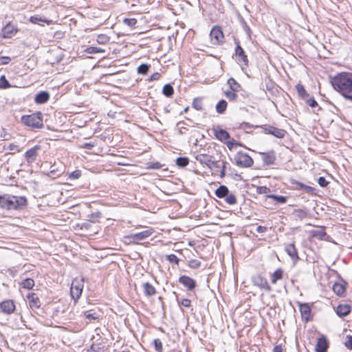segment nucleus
I'll use <instances>...</instances> for the list:
<instances>
[{
  "mask_svg": "<svg viewBox=\"0 0 352 352\" xmlns=\"http://www.w3.org/2000/svg\"><path fill=\"white\" fill-rule=\"evenodd\" d=\"M333 88L344 98L352 101V74L341 73L331 80Z\"/></svg>",
  "mask_w": 352,
  "mask_h": 352,
  "instance_id": "nucleus-1",
  "label": "nucleus"
},
{
  "mask_svg": "<svg viewBox=\"0 0 352 352\" xmlns=\"http://www.w3.org/2000/svg\"><path fill=\"white\" fill-rule=\"evenodd\" d=\"M28 203L25 196L10 194L0 195V209L3 210H23L27 207Z\"/></svg>",
  "mask_w": 352,
  "mask_h": 352,
  "instance_id": "nucleus-2",
  "label": "nucleus"
},
{
  "mask_svg": "<svg viewBox=\"0 0 352 352\" xmlns=\"http://www.w3.org/2000/svg\"><path fill=\"white\" fill-rule=\"evenodd\" d=\"M21 122L26 126L32 128H41L43 126L42 113L37 112L31 115L23 116Z\"/></svg>",
  "mask_w": 352,
  "mask_h": 352,
  "instance_id": "nucleus-3",
  "label": "nucleus"
},
{
  "mask_svg": "<svg viewBox=\"0 0 352 352\" xmlns=\"http://www.w3.org/2000/svg\"><path fill=\"white\" fill-rule=\"evenodd\" d=\"M235 56L241 69L245 70L249 65V60L245 51L239 43H236L235 47Z\"/></svg>",
  "mask_w": 352,
  "mask_h": 352,
  "instance_id": "nucleus-4",
  "label": "nucleus"
},
{
  "mask_svg": "<svg viewBox=\"0 0 352 352\" xmlns=\"http://www.w3.org/2000/svg\"><path fill=\"white\" fill-rule=\"evenodd\" d=\"M236 164L240 167H251L254 161L252 158L247 153L243 152H238L234 157Z\"/></svg>",
  "mask_w": 352,
  "mask_h": 352,
  "instance_id": "nucleus-5",
  "label": "nucleus"
},
{
  "mask_svg": "<svg viewBox=\"0 0 352 352\" xmlns=\"http://www.w3.org/2000/svg\"><path fill=\"white\" fill-rule=\"evenodd\" d=\"M83 287V279L75 278L72 280L70 288V294L72 298L74 300L78 299L80 297Z\"/></svg>",
  "mask_w": 352,
  "mask_h": 352,
  "instance_id": "nucleus-6",
  "label": "nucleus"
},
{
  "mask_svg": "<svg viewBox=\"0 0 352 352\" xmlns=\"http://www.w3.org/2000/svg\"><path fill=\"white\" fill-rule=\"evenodd\" d=\"M252 281L254 285L258 287L261 289H263L266 292H270L272 290L267 279L261 274H257L253 275L252 276Z\"/></svg>",
  "mask_w": 352,
  "mask_h": 352,
  "instance_id": "nucleus-7",
  "label": "nucleus"
},
{
  "mask_svg": "<svg viewBox=\"0 0 352 352\" xmlns=\"http://www.w3.org/2000/svg\"><path fill=\"white\" fill-rule=\"evenodd\" d=\"M261 128L264 133L272 135L277 138H283L286 134L284 129L272 125H263Z\"/></svg>",
  "mask_w": 352,
  "mask_h": 352,
  "instance_id": "nucleus-8",
  "label": "nucleus"
},
{
  "mask_svg": "<svg viewBox=\"0 0 352 352\" xmlns=\"http://www.w3.org/2000/svg\"><path fill=\"white\" fill-rule=\"evenodd\" d=\"M212 44L219 45L223 43L224 35L221 28L219 26H214L212 28L210 33Z\"/></svg>",
  "mask_w": 352,
  "mask_h": 352,
  "instance_id": "nucleus-9",
  "label": "nucleus"
},
{
  "mask_svg": "<svg viewBox=\"0 0 352 352\" xmlns=\"http://www.w3.org/2000/svg\"><path fill=\"white\" fill-rule=\"evenodd\" d=\"M153 234L152 230L148 229L144 230L140 232L131 234L130 235H127L125 236L126 239H128L130 242L138 243L140 241H142L148 237H149Z\"/></svg>",
  "mask_w": 352,
  "mask_h": 352,
  "instance_id": "nucleus-10",
  "label": "nucleus"
},
{
  "mask_svg": "<svg viewBox=\"0 0 352 352\" xmlns=\"http://www.w3.org/2000/svg\"><path fill=\"white\" fill-rule=\"evenodd\" d=\"M259 155L265 165L270 166L275 164L276 155L274 150H270L267 152H260Z\"/></svg>",
  "mask_w": 352,
  "mask_h": 352,
  "instance_id": "nucleus-11",
  "label": "nucleus"
},
{
  "mask_svg": "<svg viewBox=\"0 0 352 352\" xmlns=\"http://www.w3.org/2000/svg\"><path fill=\"white\" fill-rule=\"evenodd\" d=\"M15 310V305L13 300H6L0 302V312L4 314H11Z\"/></svg>",
  "mask_w": 352,
  "mask_h": 352,
  "instance_id": "nucleus-12",
  "label": "nucleus"
},
{
  "mask_svg": "<svg viewBox=\"0 0 352 352\" xmlns=\"http://www.w3.org/2000/svg\"><path fill=\"white\" fill-rule=\"evenodd\" d=\"M285 250L292 258L294 264H296L300 258L298 256L297 248H296L294 243H292L286 244L285 246Z\"/></svg>",
  "mask_w": 352,
  "mask_h": 352,
  "instance_id": "nucleus-13",
  "label": "nucleus"
},
{
  "mask_svg": "<svg viewBox=\"0 0 352 352\" xmlns=\"http://www.w3.org/2000/svg\"><path fill=\"white\" fill-rule=\"evenodd\" d=\"M18 32L17 28L11 23H8L1 30V35L3 38H10Z\"/></svg>",
  "mask_w": 352,
  "mask_h": 352,
  "instance_id": "nucleus-14",
  "label": "nucleus"
},
{
  "mask_svg": "<svg viewBox=\"0 0 352 352\" xmlns=\"http://www.w3.org/2000/svg\"><path fill=\"white\" fill-rule=\"evenodd\" d=\"M41 150L40 145H36L30 149L28 150L24 155L25 159L28 163L34 162L38 156V152Z\"/></svg>",
  "mask_w": 352,
  "mask_h": 352,
  "instance_id": "nucleus-15",
  "label": "nucleus"
},
{
  "mask_svg": "<svg viewBox=\"0 0 352 352\" xmlns=\"http://www.w3.org/2000/svg\"><path fill=\"white\" fill-rule=\"evenodd\" d=\"M179 282L186 287L189 291L193 290L196 287L195 280L188 276H181L179 278Z\"/></svg>",
  "mask_w": 352,
  "mask_h": 352,
  "instance_id": "nucleus-16",
  "label": "nucleus"
},
{
  "mask_svg": "<svg viewBox=\"0 0 352 352\" xmlns=\"http://www.w3.org/2000/svg\"><path fill=\"white\" fill-rule=\"evenodd\" d=\"M329 342L325 336H321L318 338L315 348L316 352H327Z\"/></svg>",
  "mask_w": 352,
  "mask_h": 352,
  "instance_id": "nucleus-17",
  "label": "nucleus"
},
{
  "mask_svg": "<svg viewBox=\"0 0 352 352\" xmlns=\"http://www.w3.org/2000/svg\"><path fill=\"white\" fill-rule=\"evenodd\" d=\"M212 130L215 137L220 141H225L230 138V134L219 126L214 127Z\"/></svg>",
  "mask_w": 352,
  "mask_h": 352,
  "instance_id": "nucleus-18",
  "label": "nucleus"
},
{
  "mask_svg": "<svg viewBox=\"0 0 352 352\" xmlns=\"http://www.w3.org/2000/svg\"><path fill=\"white\" fill-rule=\"evenodd\" d=\"M195 159L201 164L207 166L209 168H213L211 166V163L212 162V156L207 154H198L195 156Z\"/></svg>",
  "mask_w": 352,
  "mask_h": 352,
  "instance_id": "nucleus-19",
  "label": "nucleus"
},
{
  "mask_svg": "<svg viewBox=\"0 0 352 352\" xmlns=\"http://www.w3.org/2000/svg\"><path fill=\"white\" fill-rule=\"evenodd\" d=\"M27 298L29 300V305L31 309H38L41 306V302L34 293H30L27 295Z\"/></svg>",
  "mask_w": 352,
  "mask_h": 352,
  "instance_id": "nucleus-20",
  "label": "nucleus"
},
{
  "mask_svg": "<svg viewBox=\"0 0 352 352\" xmlns=\"http://www.w3.org/2000/svg\"><path fill=\"white\" fill-rule=\"evenodd\" d=\"M292 214L296 220L302 221L309 217V210L306 208L296 209L293 211Z\"/></svg>",
  "mask_w": 352,
  "mask_h": 352,
  "instance_id": "nucleus-21",
  "label": "nucleus"
},
{
  "mask_svg": "<svg viewBox=\"0 0 352 352\" xmlns=\"http://www.w3.org/2000/svg\"><path fill=\"white\" fill-rule=\"evenodd\" d=\"M299 309L302 318L309 320L311 315V308L307 303L298 302Z\"/></svg>",
  "mask_w": 352,
  "mask_h": 352,
  "instance_id": "nucleus-22",
  "label": "nucleus"
},
{
  "mask_svg": "<svg viewBox=\"0 0 352 352\" xmlns=\"http://www.w3.org/2000/svg\"><path fill=\"white\" fill-rule=\"evenodd\" d=\"M49 98H50L49 93L46 91H42L38 92L36 95V96L34 98V102L36 104H44L47 101H48Z\"/></svg>",
  "mask_w": 352,
  "mask_h": 352,
  "instance_id": "nucleus-23",
  "label": "nucleus"
},
{
  "mask_svg": "<svg viewBox=\"0 0 352 352\" xmlns=\"http://www.w3.org/2000/svg\"><path fill=\"white\" fill-rule=\"evenodd\" d=\"M310 235L313 238H316L319 240H323L324 239V237L327 236V233L323 227H320L317 230H311Z\"/></svg>",
  "mask_w": 352,
  "mask_h": 352,
  "instance_id": "nucleus-24",
  "label": "nucleus"
},
{
  "mask_svg": "<svg viewBox=\"0 0 352 352\" xmlns=\"http://www.w3.org/2000/svg\"><path fill=\"white\" fill-rule=\"evenodd\" d=\"M351 311V307L349 305H340L337 307L336 313L339 316H346Z\"/></svg>",
  "mask_w": 352,
  "mask_h": 352,
  "instance_id": "nucleus-25",
  "label": "nucleus"
},
{
  "mask_svg": "<svg viewBox=\"0 0 352 352\" xmlns=\"http://www.w3.org/2000/svg\"><path fill=\"white\" fill-rule=\"evenodd\" d=\"M142 288L144 289V294L148 296H152L156 293L155 288L149 283H142Z\"/></svg>",
  "mask_w": 352,
  "mask_h": 352,
  "instance_id": "nucleus-26",
  "label": "nucleus"
},
{
  "mask_svg": "<svg viewBox=\"0 0 352 352\" xmlns=\"http://www.w3.org/2000/svg\"><path fill=\"white\" fill-rule=\"evenodd\" d=\"M296 89L297 91L298 96L301 99L305 100L306 99H307V98H309V95L307 92L304 86L302 84H300V83L297 84L296 85Z\"/></svg>",
  "mask_w": 352,
  "mask_h": 352,
  "instance_id": "nucleus-27",
  "label": "nucleus"
},
{
  "mask_svg": "<svg viewBox=\"0 0 352 352\" xmlns=\"http://www.w3.org/2000/svg\"><path fill=\"white\" fill-rule=\"evenodd\" d=\"M228 192V188L224 185H221L216 189L214 194L218 198L223 199V197H226V195H227V193Z\"/></svg>",
  "mask_w": 352,
  "mask_h": 352,
  "instance_id": "nucleus-28",
  "label": "nucleus"
},
{
  "mask_svg": "<svg viewBox=\"0 0 352 352\" xmlns=\"http://www.w3.org/2000/svg\"><path fill=\"white\" fill-rule=\"evenodd\" d=\"M283 271L282 269L280 268H278L277 269L274 273L272 275V279H271V281H272V283L273 284H276V282L278 280H280L283 278Z\"/></svg>",
  "mask_w": 352,
  "mask_h": 352,
  "instance_id": "nucleus-29",
  "label": "nucleus"
},
{
  "mask_svg": "<svg viewBox=\"0 0 352 352\" xmlns=\"http://www.w3.org/2000/svg\"><path fill=\"white\" fill-rule=\"evenodd\" d=\"M228 103L225 100H221L216 105V111L218 113H223L227 109Z\"/></svg>",
  "mask_w": 352,
  "mask_h": 352,
  "instance_id": "nucleus-30",
  "label": "nucleus"
},
{
  "mask_svg": "<svg viewBox=\"0 0 352 352\" xmlns=\"http://www.w3.org/2000/svg\"><path fill=\"white\" fill-rule=\"evenodd\" d=\"M34 280L31 278H25L23 280L21 285L23 288L26 289H31L34 286Z\"/></svg>",
  "mask_w": 352,
  "mask_h": 352,
  "instance_id": "nucleus-31",
  "label": "nucleus"
},
{
  "mask_svg": "<svg viewBox=\"0 0 352 352\" xmlns=\"http://www.w3.org/2000/svg\"><path fill=\"white\" fill-rule=\"evenodd\" d=\"M30 21L31 23H34V24H38L40 22H44V23H46L48 25H50V24L52 23V20H48V19H43L41 16H37V15L36 16H31L30 19Z\"/></svg>",
  "mask_w": 352,
  "mask_h": 352,
  "instance_id": "nucleus-32",
  "label": "nucleus"
},
{
  "mask_svg": "<svg viewBox=\"0 0 352 352\" xmlns=\"http://www.w3.org/2000/svg\"><path fill=\"white\" fill-rule=\"evenodd\" d=\"M162 93L165 96L170 98L174 94V89L170 84H166L162 89Z\"/></svg>",
  "mask_w": 352,
  "mask_h": 352,
  "instance_id": "nucleus-33",
  "label": "nucleus"
},
{
  "mask_svg": "<svg viewBox=\"0 0 352 352\" xmlns=\"http://www.w3.org/2000/svg\"><path fill=\"white\" fill-rule=\"evenodd\" d=\"M227 83L229 85L230 90L239 91L241 89V85L233 78H230L228 80Z\"/></svg>",
  "mask_w": 352,
  "mask_h": 352,
  "instance_id": "nucleus-34",
  "label": "nucleus"
},
{
  "mask_svg": "<svg viewBox=\"0 0 352 352\" xmlns=\"http://www.w3.org/2000/svg\"><path fill=\"white\" fill-rule=\"evenodd\" d=\"M333 292L338 296H342L345 292V287L341 283H334L333 285Z\"/></svg>",
  "mask_w": 352,
  "mask_h": 352,
  "instance_id": "nucleus-35",
  "label": "nucleus"
},
{
  "mask_svg": "<svg viewBox=\"0 0 352 352\" xmlns=\"http://www.w3.org/2000/svg\"><path fill=\"white\" fill-rule=\"evenodd\" d=\"M267 197L271 198L273 200L280 204H285L287 200V197L283 195H276L273 194L267 195Z\"/></svg>",
  "mask_w": 352,
  "mask_h": 352,
  "instance_id": "nucleus-36",
  "label": "nucleus"
},
{
  "mask_svg": "<svg viewBox=\"0 0 352 352\" xmlns=\"http://www.w3.org/2000/svg\"><path fill=\"white\" fill-rule=\"evenodd\" d=\"M226 202L230 205H234L236 203V196L232 192L227 193L226 197H223Z\"/></svg>",
  "mask_w": 352,
  "mask_h": 352,
  "instance_id": "nucleus-37",
  "label": "nucleus"
},
{
  "mask_svg": "<svg viewBox=\"0 0 352 352\" xmlns=\"http://www.w3.org/2000/svg\"><path fill=\"white\" fill-rule=\"evenodd\" d=\"M189 163V160L186 157H179L176 160V164L181 168L186 167Z\"/></svg>",
  "mask_w": 352,
  "mask_h": 352,
  "instance_id": "nucleus-38",
  "label": "nucleus"
},
{
  "mask_svg": "<svg viewBox=\"0 0 352 352\" xmlns=\"http://www.w3.org/2000/svg\"><path fill=\"white\" fill-rule=\"evenodd\" d=\"M236 91H237L228 90L224 92V94L230 101H236L238 98V95L236 94Z\"/></svg>",
  "mask_w": 352,
  "mask_h": 352,
  "instance_id": "nucleus-39",
  "label": "nucleus"
},
{
  "mask_svg": "<svg viewBox=\"0 0 352 352\" xmlns=\"http://www.w3.org/2000/svg\"><path fill=\"white\" fill-rule=\"evenodd\" d=\"M150 67L148 64H142L138 67L137 72L138 74L145 75L148 73Z\"/></svg>",
  "mask_w": 352,
  "mask_h": 352,
  "instance_id": "nucleus-40",
  "label": "nucleus"
},
{
  "mask_svg": "<svg viewBox=\"0 0 352 352\" xmlns=\"http://www.w3.org/2000/svg\"><path fill=\"white\" fill-rule=\"evenodd\" d=\"M192 107L196 110L201 111L203 109L202 106V99L201 98H197L193 100L192 102Z\"/></svg>",
  "mask_w": 352,
  "mask_h": 352,
  "instance_id": "nucleus-41",
  "label": "nucleus"
},
{
  "mask_svg": "<svg viewBox=\"0 0 352 352\" xmlns=\"http://www.w3.org/2000/svg\"><path fill=\"white\" fill-rule=\"evenodd\" d=\"M11 87L10 82L6 79L5 76H1L0 77V88L1 89H8Z\"/></svg>",
  "mask_w": 352,
  "mask_h": 352,
  "instance_id": "nucleus-42",
  "label": "nucleus"
},
{
  "mask_svg": "<svg viewBox=\"0 0 352 352\" xmlns=\"http://www.w3.org/2000/svg\"><path fill=\"white\" fill-rule=\"evenodd\" d=\"M153 345H154L155 349L157 352H162V349H163L162 343L161 340L159 338H156V339H155L153 340Z\"/></svg>",
  "mask_w": 352,
  "mask_h": 352,
  "instance_id": "nucleus-43",
  "label": "nucleus"
},
{
  "mask_svg": "<svg viewBox=\"0 0 352 352\" xmlns=\"http://www.w3.org/2000/svg\"><path fill=\"white\" fill-rule=\"evenodd\" d=\"M96 41L100 44H104L109 42V38L105 34H100L97 36Z\"/></svg>",
  "mask_w": 352,
  "mask_h": 352,
  "instance_id": "nucleus-44",
  "label": "nucleus"
},
{
  "mask_svg": "<svg viewBox=\"0 0 352 352\" xmlns=\"http://www.w3.org/2000/svg\"><path fill=\"white\" fill-rule=\"evenodd\" d=\"M271 191L270 188H267V186H258L256 188V192L258 194L262 195V194H266L267 195H269L268 193Z\"/></svg>",
  "mask_w": 352,
  "mask_h": 352,
  "instance_id": "nucleus-45",
  "label": "nucleus"
},
{
  "mask_svg": "<svg viewBox=\"0 0 352 352\" xmlns=\"http://www.w3.org/2000/svg\"><path fill=\"white\" fill-rule=\"evenodd\" d=\"M166 259L171 263L179 264V260L175 254H171L166 256Z\"/></svg>",
  "mask_w": 352,
  "mask_h": 352,
  "instance_id": "nucleus-46",
  "label": "nucleus"
},
{
  "mask_svg": "<svg viewBox=\"0 0 352 352\" xmlns=\"http://www.w3.org/2000/svg\"><path fill=\"white\" fill-rule=\"evenodd\" d=\"M188 265L192 269H197L201 266V262L197 259H192L189 261Z\"/></svg>",
  "mask_w": 352,
  "mask_h": 352,
  "instance_id": "nucleus-47",
  "label": "nucleus"
},
{
  "mask_svg": "<svg viewBox=\"0 0 352 352\" xmlns=\"http://www.w3.org/2000/svg\"><path fill=\"white\" fill-rule=\"evenodd\" d=\"M83 315L89 321L92 320H96L98 318V317L96 316V314L91 313L90 311H84Z\"/></svg>",
  "mask_w": 352,
  "mask_h": 352,
  "instance_id": "nucleus-48",
  "label": "nucleus"
},
{
  "mask_svg": "<svg viewBox=\"0 0 352 352\" xmlns=\"http://www.w3.org/2000/svg\"><path fill=\"white\" fill-rule=\"evenodd\" d=\"M80 176H81V171L80 170H76L69 174V178L71 179H77L80 178Z\"/></svg>",
  "mask_w": 352,
  "mask_h": 352,
  "instance_id": "nucleus-49",
  "label": "nucleus"
},
{
  "mask_svg": "<svg viewBox=\"0 0 352 352\" xmlns=\"http://www.w3.org/2000/svg\"><path fill=\"white\" fill-rule=\"evenodd\" d=\"M344 346L347 349L352 350V336H346V341L344 342Z\"/></svg>",
  "mask_w": 352,
  "mask_h": 352,
  "instance_id": "nucleus-50",
  "label": "nucleus"
},
{
  "mask_svg": "<svg viewBox=\"0 0 352 352\" xmlns=\"http://www.w3.org/2000/svg\"><path fill=\"white\" fill-rule=\"evenodd\" d=\"M305 101L308 105H309L311 107H316V106H318L317 102L313 97L309 96V98H307V99H306Z\"/></svg>",
  "mask_w": 352,
  "mask_h": 352,
  "instance_id": "nucleus-51",
  "label": "nucleus"
},
{
  "mask_svg": "<svg viewBox=\"0 0 352 352\" xmlns=\"http://www.w3.org/2000/svg\"><path fill=\"white\" fill-rule=\"evenodd\" d=\"M226 164L227 162H221V170H220V177L221 178L224 177L225 175H226Z\"/></svg>",
  "mask_w": 352,
  "mask_h": 352,
  "instance_id": "nucleus-52",
  "label": "nucleus"
},
{
  "mask_svg": "<svg viewBox=\"0 0 352 352\" xmlns=\"http://www.w3.org/2000/svg\"><path fill=\"white\" fill-rule=\"evenodd\" d=\"M318 183L321 187H326L329 184V182L324 177H320Z\"/></svg>",
  "mask_w": 352,
  "mask_h": 352,
  "instance_id": "nucleus-53",
  "label": "nucleus"
},
{
  "mask_svg": "<svg viewBox=\"0 0 352 352\" xmlns=\"http://www.w3.org/2000/svg\"><path fill=\"white\" fill-rule=\"evenodd\" d=\"M177 302L179 304H181L182 306L185 307H190L191 305V301L188 298H184L182 300L181 302H179L177 300Z\"/></svg>",
  "mask_w": 352,
  "mask_h": 352,
  "instance_id": "nucleus-54",
  "label": "nucleus"
},
{
  "mask_svg": "<svg viewBox=\"0 0 352 352\" xmlns=\"http://www.w3.org/2000/svg\"><path fill=\"white\" fill-rule=\"evenodd\" d=\"M211 166L213 167L212 170L215 171L216 173H218L219 171V169L221 168V164H219V162L217 161H213L211 163Z\"/></svg>",
  "mask_w": 352,
  "mask_h": 352,
  "instance_id": "nucleus-55",
  "label": "nucleus"
},
{
  "mask_svg": "<svg viewBox=\"0 0 352 352\" xmlns=\"http://www.w3.org/2000/svg\"><path fill=\"white\" fill-rule=\"evenodd\" d=\"M87 52L89 53H94V54H96V53H100V52H103L104 50L100 49V48H98V47H88L87 48Z\"/></svg>",
  "mask_w": 352,
  "mask_h": 352,
  "instance_id": "nucleus-56",
  "label": "nucleus"
},
{
  "mask_svg": "<svg viewBox=\"0 0 352 352\" xmlns=\"http://www.w3.org/2000/svg\"><path fill=\"white\" fill-rule=\"evenodd\" d=\"M8 148L10 151H14L16 152H20L21 151V148H19V145L14 143L10 144Z\"/></svg>",
  "mask_w": 352,
  "mask_h": 352,
  "instance_id": "nucleus-57",
  "label": "nucleus"
},
{
  "mask_svg": "<svg viewBox=\"0 0 352 352\" xmlns=\"http://www.w3.org/2000/svg\"><path fill=\"white\" fill-rule=\"evenodd\" d=\"M95 145L96 144L94 142H85L80 146V148L91 149L93 147L95 146Z\"/></svg>",
  "mask_w": 352,
  "mask_h": 352,
  "instance_id": "nucleus-58",
  "label": "nucleus"
},
{
  "mask_svg": "<svg viewBox=\"0 0 352 352\" xmlns=\"http://www.w3.org/2000/svg\"><path fill=\"white\" fill-rule=\"evenodd\" d=\"M292 184L296 185V188L297 189H298V190L302 189L305 187V184H302V183H301L300 182H297V181H296L294 179L292 180Z\"/></svg>",
  "mask_w": 352,
  "mask_h": 352,
  "instance_id": "nucleus-59",
  "label": "nucleus"
},
{
  "mask_svg": "<svg viewBox=\"0 0 352 352\" xmlns=\"http://www.w3.org/2000/svg\"><path fill=\"white\" fill-rule=\"evenodd\" d=\"M160 76H161V75L159 72H155L150 76L148 80L149 81L157 80L160 79Z\"/></svg>",
  "mask_w": 352,
  "mask_h": 352,
  "instance_id": "nucleus-60",
  "label": "nucleus"
},
{
  "mask_svg": "<svg viewBox=\"0 0 352 352\" xmlns=\"http://www.w3.org/2000/svg\"><path fill=\"white\" fill-rule=\"evenodd\" d=\"M124 21L129 26H133L136 23V20L134 19H126Z\"/></svg>",
  "mask_w": 352,
  "mask_h": 352,
  "instance_id": "nucleus-61",
  "label": "nucleus"
},
{
  "mask_svg": "<svg viewBox=\"0 0 352 352\" xmlns=\"http://www.w3.org/2000/svg\"><path fill=\"white\" fill-rule=\"evenodd\" d=\"M267 228L265 226H259L256 228V232L258 233H264L267 232Z\"/></svg>",
  "mask_w": 352,
  "mask_h": 352,
  "instance_id": "nucleus-62",
  "label": "nucleus"
},
{
  "mask_svg": "<svg viewBox=\"0 0 352 352\" xmlns=\"http://www.w3.org/2000/svg\"><path fill=\"white\" fill-rule=\"evenodd\" d=\"M302 189L305 190L307 192H313L315 190L314 188L309 186H307L305 184V187Z\"/></svg>",
  "mask_w": 352,
  "mask_h": 352,
  "instance_id": "nucleus-63",
  "label": "nucleus"
},
{
  "mask_svg": "<svg viewBox=\"0 0 352 352\" xmlns=\"http://www.w3.org/2000/svg\"><path fill=\"white\" fill-rule=\"evenodd\" d=\"M1 58L3 59L2 63L4 65L8 64L11 60V58L8 56H3Z\"/></svg>",
  "mask_w": 352,
  "mask_h": 352,
  "instance_id": "nucleus-64",
  "label": "nucleus"
}]
</instances>
